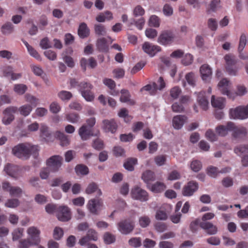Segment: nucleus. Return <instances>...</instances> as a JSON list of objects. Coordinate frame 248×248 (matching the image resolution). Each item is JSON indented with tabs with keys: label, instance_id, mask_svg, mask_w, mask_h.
I'll return each mask as SVG.
<instances>
[{
	"label": "nucleus",
	"instance_id": "nucleus-1",
	"mask_svg": "<svg viewBox=\"0 0 248 248\" xmlns=\"http://www.w3.org/2000/svg\"><path fill=\"white\" fill-rule=\"evenodd\" d=\"M215 130L218 135L222 137L226 135L229 132L232 131V137L235 139H241L245 137L247 133L246 128L236 126L232 122L228 123L226 125H219L215 128Z\"/></svg>",
	"mask_w": 248,
	"mask_h": 248
},
{
	"label": "nucleus",
	"instance_id": "nucleus-2",
	"mask_svg": "<svg viewBox=\"0 0 248 248\" xmlns=\"http://www.w3.org/2000/svg\"><path fill=\"white\" fill-rule=\"evenodd\" d=\"M37 151V146L30 143L25 142L19 143L12 149L13 154L17 157L27 159L31 154H35Z\"/></svg>",
	"mask_w": 248,
	"mask_h": 248
},
{
	"label": "nucleus",
	"instance_id": "nucleus-3",
	"mask_svg": "<svg viewBox=\"0 0 248 248\" xmlns=\"http://www.w3.org/2000/svg\"><path fill=\"white\" fill-rule=\"evenodd\" d=\"M230 116L231 118L241 120L248 118V105L246 106H238L230 110Z\"/></svg>",
	"mask_w": 248,
	"mask_h": 248
},
{
	"label": "nucleus",
	"instance_id": "nucleus-4",
	"mask_svg": "<svg viewBox=\"0 0 248 248\" xmlns=\"http://www.w3.org/2000/svg\"><path fill=\"white\" fill-rule=\"evenodd\" d=\"M177 39V36L171 30L163 31L158 38V42L161 45H170Z\"/></svg>",
	"mask_w": 248,
	"mask_h": 248
},
{
	"label": "nucleus",
	"instance_id": "nucleus-5",
	"mask_svg": "<svg viewBox=\"0 0 248 248\" xmlns=\"http://www.w3.org/2000/svg\"><path fill=\"white\" fill-rule=\"evenodd\" d=\"M93 86L92 85L87 82H80V85L78 90L80 92L81 95L87 101H92L94 99V95L91 90Z\"/></svg>",
	"mask_w": 248,
	"mask_h": 248
},
{
	"label": "nucleus",
	"instance_id": "nucleus-6",
	"mask_svg": "<svg viewBox=\"0 0 248 248\" xmlns=\"http://www.w3.org/2000/svg\"><path fill=\"white\" fill-rule=\"evenodd\" d=\"M226 62V70L230 75L235 76L237 73V68L235 66L237 60L234 56L227 54L224 56Z\"/></svg>",
	"mask_w": 248,
	"mask_h": 248
},
{
	"label": "nucleus",
	"instance_id": "nucleus-7",
	"mask_svg": "<svg viewBox=\"0 0 248 248\" xmlns=\"http://www.w3.org/2000/svg\"><path fill=\"white\" fill-rule=\"evenodd\" d=\"M56 217L61 221H67L71 218V212L69 207L66 206H60L58 207Z\"/></svg>",
	"mask_w": 248,
	"mask_h": 248
},
{
	"label": "nucleus",
	"instance_id": "nucleus-8",
	"mask_svg": "<svg viewBox=\"0 0 248 248\" xmlns=\"http://www.w3.org/2000/svg\"><path fill=\"white\" fill-rule=\"evenodd\" d=\"M119 231L123 234H128L134 229V222L130 219L122 220L117 225Z\"/></svg>",
	"mask_w": 248,
	"mask_h": 248
},
{
	"label": "nucleus",
	"instance_id": "nucleus-9",
	"mask_svg": "<svg viewBox=\"0 0 248 248\" xmlns=\"http://www.w3.org/2000/svg\"><path fill=\"white\" fill-rule=\"evenodd\" d=\"M17 111V108L15 106H10L6 108L3 111L4 117L2 118L3 124L7 125L15 119L14 114Z\"/></svg>",
	"mask_w": 248,
	"mask_h": 248
},
{
	"label": "nucleus",
	"instance_id": "nucleus-10",
	"mask_svg": "<svg viewBox=\"0 0 248 248\" xmlns=\"http://www.w3.org/2000/svg\"><path fill=\"white\" fill-rule=\"evenodd\" d=\"M62 157L60 155H54L49 158L46 162L48 170L52 171H56L62 166Z\"/></svg>",
	"mask_w": 248,
	"mask_h": 248
},
{
	"label": "nucleus",
	"instance_id": "nucleus-11",
	"mask_svg": "<svg viewBox=\"0 0 248 248\" xmlns=\"http://www.w3.org/2000/svg\"><path fill=\"white\" fill-rule=\"evenodd\" d=\"M199 188L198 183L195 181L191 180L188 182L182 189V194L185 197H190L194 192L197 191Z\"/></svg>",
	"mask_w": 248,
	"mask_h": 248
},
{
	"label": "nucleus",
	"instance_id": "nucleus-12",
	"mask_svg": "<svg viewBox=\"0 0 248 248\" xmlns=\"http://www.w3.org/2000/svg\"><path fill=\"white\" fill-rule=\"evenodd\" d=\"M131 196L133 199L139 200L141 202H145L148 200V193L145 190L139 187L132 188Z\"/></svg>",
	"mask_w": 248,
	"mask_h": 248
},
{
	"label": "nucleus",
	"instance_id": "nucleus-13",
	"mask_svg": "<svg viewBox=\"0 0 248 248\" xmlns=\"http://www.w3.org/2000/svg\"><path fill=\"white\" fill-rule=\"evenodd\" d=\"M2 188L4 190L9 192L10 195L12 197H20L22 193L21 188L17 186H10V183L8 182H4L2 183Z\"/></svg>",
	"mask_w": 248,
	"mask_h": 248
},
{
	"label": "nucleus",
	"instance_id": "nucleus-14",
	"mask_svg": "<svg viewBox=\"0 0 248 248\" xmlns=\"http://www.w3.org/2000/svg\"><path fill=\"white\" fill-rule=\"evenodd\" d=\"M4 170L7 175L15 179L17 178L21 174L20 168L14 164H7L5 166Z\"/></svg>",
	"mask_w": 248,
	"mask_h": 248
},
{
	"label": "nucleus",
	"instance_id": "nucleus-15",
	"mask_svg": "<svg viewBox=\"0 0 248 248\" xmlns=\"http://www.w3.org/2000/svg\"><path fill=\"white\" fill-rule=\"evenodd\" d=\"M40 231L34 226H31L27 230V233L29 235V239L32 241L33 245H37L40 241L39 235Z\"/></svg>",
	"mask_w": 248,
	"mask_h": 248
},
{
	"label": "nucleus",
	"instance_id": "nucleus-16",
	"mask_svg": "<svg viewBox=\"0 0 248 248\" xmlns=\"http://www.w3.org/2000/svg\"><path fill=\"white\" fill-rule=\"evenodd\" d=\"M142 49L150 56H154L156 53L161 50V47L159 46L153 45L151 43L146 42L142 45Z\"/></svg>",
	"mask_w": 248,
	"mask_h": 248
},
{
	"label": "nucleus",
	"instance_id": "nucleus-17",
	"mask_svg": "<svg viewBox=\"0 0 248 248\" xmlns=\"http://www.w3.org/2000/svg\"><path fill=\"white\" fill-rule=\"evenodd\" d=\"M97 240V232L93 229H90L87 232V234L82 237L78 243L81 246L85 245L90 241H96Z\"/></svg>",
	"mask_w": 248,
	"mask_h": 248
},
{
	"label": "nucleus",
	"instance_id": "nucleus-18",
	"mask_svg": "<svg viewBox=\"0 0 248 248\" xmlns=\"http://www.w3.org/2000/svg\"><path fill=\"white\" fill-rule=\"evenodd\" d=\"M78 135L82 140H87L93 136V134L91 127H89L86 124H83L78 129Z\"/></svg>",
	"mask_w": 248,
	"mask_h": 248
},
{
	"label": "nucleus",
	"instance_id": "nucleus-19",
	"mask_svg": "<svg viewBox=\"0 0 248 248\" xmlns=\"http://www.w3.org/2000/svg\"><path fill=\"white\" fill-rule=\"evenodd\" d=\"M118 128V124L113 119L103 121V129L106 132L114 133Z\"/></svg>",
	"mask_w": 248,
	"mask_h": 248
},
{
	"label": "nucleus",
	"instance_id": "nucleus-20",
	"mask_svg": "<svg viewBox=\"0 0 248 248\" xmlns=\"http://www.w3.org/2000/svg\"><path fill=\"white\" fill-rule=\"evenodd\" d=\"M218 89L221 93L223 95H226L229 98L232 97L231 92L229 90L230 82L227 78H223L220 81L218 85Z\"/></svg>",
	"mask_w": 248,
	"mask_h": 248
},
{
	"label": "nucleus",
	"instance_id": "nucleus-21",
	"mask_svg": "<svg viewBox=\"0 0 248 248\" xmlns=\"http://www.w3.org/2000/svg\"><path fill=\"white\" fill-rule=\"evenodd\" d=\"M200 227L209 235H215L218 232L217 226L209 222L202 221Z\"/></svg>",
	"mask_w": 248,
	"mask_h": 248
},
{
	"label": "nucleus",
	"instance_id": "nucleus-22",
	"mask_svg": "<svg viewBox=\"0 0 248 248\" xmlns=\"http://www.w3.org/2000/svg\"><path fill=\"white\" fill-rule=\"evenodd\" d=\"M200 73L202 80L207 82L211 78L212 71L208 64H204L200 67Z\"/></svg>",
	"mask_w": 248,
	"mask_h": 248
},
{
	"label": "nucleus",
	"instance_id": "nucleus-23",
	"mask_svg": "<svg viewBox=\"0 0 248 248\" xmlns=\"http://www.w3.org/2000/svg\"><path fill=\"white\" fill-rule=\"evenodd\" d=\"M187 118L185 115H178L173 117L172 119V125L176 129H180L183 126L184 124L186 122Z\"/></svg>",
	"mask_w": 248,
	"mask_h": 248
},
{
	"label": "nucleus",
	"instance_id": "nucleus-24",
	"mask_svg": "<svg viewBox=\"0 0 248 248\" xmlns=\"http://www.w3.org/2000/svg\"><path fill=\"white\" fill-rule=\"evenodd\" d=\"M55 138L60 141L62 146H66L70 144V140L68 136L63 132L57 131L54 134Z\"/></svg>",
	"mask_w": 248,
	"mask_h": 248
},
{
	"label": "nucleus",
	"instance_id": "nucleus-25",
	"mask_svg": "<svg viewBox=\"0 0 248 248\" xmlns=\"http://www.w3.org/2000/svg\"><path fill=\"white\" fill-rule=\"evenodd\" d=\"M96 46L98 51L107 52L109 50V44L105 38L98 39L96 42Z\"/></svg>",
	"mask_w": 248,
	"mask_h": 248
},
{
	"label": "nucleus",
	"instance_id": "nucleus-26",
	"mask_svg": "<svg viewBox=\"0 0 248 248\" xmlns=\"http://www.w3.org/2000/svg\"><path fill=\"white\" fill-rule=\"evenodd\" d=\"M206 93L204 92H201L199 93L198 95V102L199 105H200L202 108L206 110L208 109L209 102L205 94Z\"/></svg>",
	"mask_w": 248,
	"mask_h": 248
},
{
	"label": "nucleus",
	"instance_id": "nucleus-27",
	"mask_svg": "<svg viewBox=\"0 0 248 248\" xmlns=\"http://www.w3.org/2000/svg\"><path fill=\"white\" fill-rule=\"evenodd\" d=\"M90 33V30L86 23L83 22L80 24L78 27V36L84 39L87 38Z\"/></svg>",
	"mask_w": 248,
	"mask_h": 248
},
{
	"label": "nucleus",
	"instance_id": "nucleus-28",
	"mask_svg": "<svg viewBox=\"0 0 248 248\" xmlns=\"http://www.w3.org/2000/svg\"><path fill=\"white\" fill-rule=\"evenodd\" d=\"M101 202L99 200L92 199L88 202L87 208L90 212L93 214H97V210L98 206H100Z\"/></svg>",
	"mask_w": 248,
	"mask_h": 248
},
{
	"label": "nucleus",
	"instance_id": "nucleus-29",
	"mask_svg": "<svg viewBox=\"0 0 248 248\" xmlns=\"http://www.w3.org/2000/svg\"><path fill=\"white\" fill-rule=\"evenodd\" d=\"M121 96L120 97V101L123 103H127L130 105H134L135 102L134 100L130 99V94L128 90L122 89L121 91Z\"/></svg>",
	"mask_w": 248,
	"mask_h": 248
},
{
	"label": "nucleus",
	"instance_id": "nucleus-30",
	"mask_svg": "<svg viewBox=\"0 0 248 248\" xmlns=\"http://www.w3.org/2000/svg\"><path fill=\"white\" fill-rule=\"evenodd\" d=\"M225 99L223 97H217L213 95L211 98V105L214 108L222 109L224 107Z\"/></svg>",
	"mask_w": 248,
	"mask_h": 248
},
{
	"label": "nucleus",
	"instance_id": "nucleus-31",
	"mask_svg": "<svg viewBox=\"0 0 248 248\" xmlns=\"http://www.w3.org/2000/svg\"><path fill=\"white\" fill-rule=\"evenodd\" d=\"M148 186L150 190L155 193L161 192L166 188L165 185L160 182H157L154 184L149 185Z\"/></svg>",
	"mask_w": 248,
	"mask_h": 248
},
{
	"label": "nucleus",
	"instance_id": "nucleus-32",
	"mask_svg": "<svg viewBox=\"0 0 248 248\" xmlns=\"http://www.w3.org/2000/svg\"><path fill=\"white\" fill-rule=\"evenodd\" d=\"M113 19L112 13L109 11H106L105 13H101L99 15H98L95 19L98 22H103L106 20H110Z\"/></svg>",
	"mask_w": 248,
	"mask_h": 248
},
{
	"label": "nucleus",
	"instance_id": "nucleus-33",
	"mask_svg": "<svg viewBox=\"0 0 248 248\" xmlns=\"http://www.w3.org/2000/svg\"><path fill=\"white\" fill-rule=\"evenodd\" d=\"M142 179L143 180L148 184H149L150 181H153L155 180V175L153 171L151 170H146L142 175Z\"/></svg>",
	"mask_w": 248,
	"mask_h": 248
},
{
	"label": "nucleus",
	"instance_id": "nucleus-34",
	"mask_svg": "<svg viewBox=\"0 0 248 248\" xmlns=\"http://www.w3.org/2000/svg\"><path fill=\"white\" fill-rule=\"evenodd\" d=\"M94 31L95 34L98 36H105L107 34L105 26L102 24H95Z\"/></svg>",
	"mask_w": 248,
	"mask_h": 248
},
{
	"label": "nucleus",
	"instance_id": "nucleus-35",
	"mask_svg": "<svg viewBox=\"0 0 248 248\" xmlns=\"http://www.w3.org/2000/svg\"><path fill=\"white\" fill-rule=\"evenodd\" d=\"M77 175H85L89 173V168L83 164L77 165L75 169Z\"/></svg>",
	"mask_w": 248,
	"mask_h": 248
},
{
	"label": "nucleus",
	"instance_id": "nucleus-36",
	"mask_svg": "<svg viewBox=\"0 0 248 248\" xmlns=\"http://www.w3.org/2000/svg\"><path fill=\"white\" fill-rule=\"evenodd\" d=\"M21 115L24 116H27L30 114L32 110V107L31 105H23L19 108H17Z\"/></svg>",
	"mask_w": 248,
	"mask_h": 248
},
{
	"label": "nucleus",
	"instance_id": "nucleus-37",
	"mask_svg": "<svg viewBox=\"0 0 248 248\" xmlns=\"http://www.w3.org/2000/svg\"><path fill=\"white\" fill-rule=\"evenodd\" d=\"M137 160L136 158H129L124 163V167L126 170L132 171L134 169V166L137 163Z\"/></svg>",
	"mask_w": 248,
	"mask_h": 248
},
{
	"label": "nucleus",
	"instance_id": "nucleus-38",
	"mask_svg": "<svg viewBox=\"0 0 248 248\" xmlns=\"http://www.w3.org/2000/svg\"><path fill=\"white\" fill-rule=\"evenodd\" d=\"M27 86L23 84H15L14 87V91L19 95H23L27 90Z\"/></svg>",
	"mask_w": 248,
	"mask_h": 248
},
{
	"label": "nucleus",
	"instance_id": "nucleus-39",
	"mask_svg": "<svg viewBox=\"0 0 248 248\" xmlns=\"http://www.w3.org/2000/svg\"><path fill=\"white\" fill-rule=\"evenodd\" d=\"M14 30V26L10 22H6L1 27V31L5 35L10 34Z\"/></svg>",
	"mask_w": 248,
	"mask_h": 248
},
{
	"label": "nucleus",
	"instance_id": "nucleus-40",
	"mask_svg": "<svg viewBox=\"0 0 248 248\" xmlns=\"http://www.w3.org/2000/svg\"><path fill=\"white\" fill-rule=\"evenodd\" d=\"M65 119L69 122L76 124L79 122L80 116L79 114L75 113H67L65 115Z\"/></svg>",
	"mask_w": 248,
	"mask_h": 248
},
{
	"label": "nucleus",
	"instance_id": "nucleus-41",
	"mask_svg": "<svg viewBox=\"0 0 248 248\" xmlns=\"http://www.w3.org/2000/svg\"><path fill=\"white\" fill-rule=\"evenodd\" d=\"M58 96L62 101L69 100L73 96L72 93L66 91H62L58 93Z\"/></svg>",
	"mask_w": 248,
	"mask_h": 248
},
{
	"label": "nucleus",
	"instance_id": "nucleus-42",
	"mask_svg": "<svg viewBox=\"0 0 248 248\" xmlns=\"http://www.w3.org/2000/svg\"><path fill=\"white\" fill-rule=\"evenodd\" d=\"M207 174L212 178H216L217 177L219 170L218 168L216 167L211 166L209 167L206 170Z\"/></svg>",
	"mask_w": 248,
	"mask_h": 248
},
{
	"label": "nucleus",
	"instance_id": "nucleus-43",
	"mask_svg": "<svg viewBox=\"0 0 248 248\" xmlns=\"http://www.w3.org/2000/svg\"><path fill=\"white\" fill-rule=\"evenodd\" d=\"M41 136L44 139L50 136V132L48 130V127L45 124H41L40 127Z\"/></svg>",
	"mask_w": 248,
	"mask_h": 248
},
{
	"label": "nucleus",
	"instance_id": "nucleus-44",
	"mask_svg": "<svg viewBox=\"0 0 248 248\" xmlns=\"http://www.w3.org/2000/svg\"><path fill=\"white\" fill-rule=\"evenodd\" d=\"M25 98L26 102L31 104L30 105L35 107L38 104V99L32 95L26 94L25 95Z\"/></svg>",
	"mask_w": 248,
	"mask_h": 248
},
{
	"label": "nucleus",
	"instance_id": "nucleus-45",
	"mask_svg": "<svg viewBox=\"0 0 248 248\" xmlns=\"http://www.w3.org/2000/svg\"><path fill=\"white\" fill-rule=\"evenodd\" d=\"M233 151L235 153L237 154L238 155L248 153V145H242L237 146L234 148Z\"/></svg>",
	"mask_w": 248,
	"mask_h": 248
},
{
	"label": "nucleus",
	"instance_id": "nucleus-46",
	"mask_svg": "<svg viewBox=\"0 0 248 248\" xmlns=\"http://www.w3.org/2000/svg\"><path fill=\"white\" fill-rule=\"evenodd\" d=\"M119 116L124 118L125 122H129L132 119V117L128 114V111L125 108H122L119 113Z\"/></svg>",
	"mask_w": 248,
	"mask_h": 248
},
{
	"label": "nucleus",
	"instance_id": "nucleus-47",
	"mask_svg": "<svg viewBox=\"0 0 248 248\" xmlns=\"http://www.w3.org/2000/svg\"><path fill=\"white\" fill-rule=\"evenodd\" d=\"M149 25L151 27L158 28L160 26V20L157 16L153 15L149 21Z\"/></svg>",
	"mask_w": 248,
	"mask_h": 248
},
{
	"label": "nucleus",
	"instance_id": "nucleus-48",
	"mask_svg": "<svg viewBox=\"0 0 248 248\" xmlns=\"http://www.w3.org/2000/svg\"><path fill=\"white\" fill-rule=\"evenodd\" d=\"M24 229L21 228L16 229L13 232V240L16 241L20 239L23 236Z\"/></svg>",
	"mask_w": 248,
	"mask_h": 248
},
{
	"label": "nucleus",
	"instance_id": "nucleus-49",
	"mask_svg": "<svg viewBox=\"0 0 248 248\" xmlns=\"http://www.w3.org/2000/svg\"><path fill=\"white\" fill-rule=\"evenodd\" d=\"M128 244L134 248L140 247L141 245V239L140 237H132L129 239Z\"/></svg>",
	"mask_w": 248,
	"mask_h": 248
},
{
	"label": "nucleus",
	"instance_id": "nucleus-50",
	"mask_svg": "<svg viewBox=\"0 0 248 248\" xmlns=\"http://www.w3.org/2000/svg\"><path fill=\"white\" fill-rule=\"evenodd\" d=\"M158 85L155 82L153 83V90L156 91L157 90H161L165 87V82L162 77H160L158 80Z\"/></svg>",
	"mask_w": 248,
	"mask_h": 248
},
{
	"label": "nucleus",
	"instance_id": "nucleus-51",
	"mask_svg": "<svg viewBox=\"0 0 248 248\" xmlns=\"http://www.w3.org/2000/svg\"><path fill=\"white\" fill-rule=\"evenodd\" d=\"M202 167V163L200 161H198V160H193L191 163V169L195 172H198L200 170Z\"/></svg>",
	"mask_w": 248,
	"mask_h": 248
},
{
	"label": "nucleus",
	"instance_id": "nucleus-52",
	"mask_svg": "<svg viewBox=\"0 0 248 248\" xmlns=\"http://www.w3.org/2000/svg\"><path fill=\"white\" fill-rule=\"evenodd\" d=\"M20 204V202L16 199H10L5 203V206L8 208H16Z\"/></svg>",
	"mask_w": 248,
	"mask_h": 248
},
{
	"label": "nucleus",
	"instance_id": "nucleus-53",
	"mask_svg": "<svg viewBox=\"0 0 248 248\" xmlns=\"http://www.w3.org/2000/svg\"><path fill=\"white\" fill-rule=\"evenodd\" d=\"M247 38L245 34H242L239 39V44L238 46V51L241 52L246 46Z\"/></svg>",
	"mask_w": 248,
	"mask_h": 248
},
{
	"label": "nucleus",
	"instance_id": "nucleus-54",
	"mask_svg": "<svg viewBox=\"0 0 248 248\" xmlns=\"http://www.w3.org/2000/svg\"><path fill=\"white\" fill-rule=\"evenodd\" d=\"M61 107L59 103L53 102L50 105V110L54 114H57L60 111Z\"/></svg>",
	"mask_w": 248,
	"mask_h": 248
},
{
	"label": "nucleus",
	"instance_id": "nucleus-55",
	"mask_svg": "<svg viewBox=\"0 0 248 248\" xmlns=\"http://www.w3.org/2000/svg\"><path fill=\"white\" fill-rule=\"evenodd\" d=\"M181 93V89L178 86H175L170 90V95L173 99H176L180 95Z\"/></svg>",
	"mask_w": 248,
	"mask_h": 248
},
{
	"label": "nucleus",
	"instance_id": "nucleus-56",
	"mask_svg": "<svg viewBox=\"0 0 248 248\" xmlns=\"http://www.w3.org/2000/svg\"><path fill=\"white\" fill-rule=\"evenodd\" d=\"M63 235L62 229L58 227L55 228L53 232L54 238L56 240H60Z\"/></svg>",
	"mask_w": 248,
	"mask_h": 248
},
{
	"label": "nucleus",
	"instance_id": "nucleus-57",
	"mask_svg": "<svg viewBox=\"0 0 248 248\" xmlns=\"http://www.w3.org/2000/svg\"><path fill=\"white\" fill-rule=\"evenodd\" d=\"M185 79H186V81H187L189 85H191L192 87L195 86V77L193 73L190 72L187 74L185 76Z\"/></svg>",
	"mask_w": 248,
	"mask_h": 248
},
{
	"label": "nucleus",
	"instance_id": "nucleus-58",
	"mask_svg": "<svg viewBox=\"0 0 248 248\" xmlns=\"http://www.w3.org/2000/svg\"><path fill=\"white\" fill-rule=\"evenodd\" d=\"M115 240V236L113 234H111L109 232H106L104 235V240L105 243L112 244L114 242Z\"/></svg>",
	"mask_w": 248,
	"mask_h": 248
},
{
	"label": "nucleus",
	"instance_id": "nucleus-59",
	"mask_svg": "<svg viewBox=\"0 0 248 248\" xmlns=\"http://www.w3.org/2000/svg\"><path fill=\"white\" fill-rule=\"evenodd\" d=\"M193 62V56L190 54H186L182 59V63L185 65H190Z\"/></svg>",
	"mask_w": 248,
	"mask_h": 248
},
{
	"label": "nucleus",
	"instance_id": "nucleus-60",
	"mask_svg": "<svg viewBox=\"0 0 248 248\" xmlns=\"http://www.w3.org/2000/svg\"><path fill=\"white\" fill-rule=\"evenodd\" d=\"M114 77L116 78H121L124 76V70L122 68H115L113 70Z\"/></svg>",
	"mask_w": 248,
	"mask_h": 248
},
{
	"label": "nucleus",
	"instance_id": "nucleus-61",
	"mask_svg": "<svg viewBox=\"0 0 248 248\" xmlns=\"http://www.w3.org/2000/svg\"><path fill=\"white\" fill-rule=\"evenodd\" d=\"M180 178L181 175L180 172L177 170H173L169 173L168 180L171 181L179 180V179H180Z\"/></svg>",
	"mask_w": 248,
	"mask_h": 248
},
{
	"label": "nucleus",
	"instance_id": "nucleus-62",
	"mask_svg": "<svg viewBox=\"0 0 248 248\" xmlns=\"http://www.w3.org/2000/svg\"><path fill=\"white\" fill-rule=\"evenodd\" d=\"M31 245L32 241L31 240L22 239L19 241V244L18 245V248H29Z\"/></svg>",
	"mask_w": 248,
	"mask_h": 248
},
{
	"label": "nucleus",
	"instance_id": "nucleus-63",
	"mask_svg": "<svg viewBox=\"0 0 248 248\" xmlns=\"http://www.w3.org/2000/svg\"><path fill=\"white\" fill-rule=\"evenodd\" d=\"M220 7V1L219 0H213L210 4V10L212 11H217Z\"/></svg>",
	"mask_w": 248,
	"mask_h": 248
},
{
	"label": "nucleus",
	"instance_id": "nucleus-64",
	"mask_svg": "<svg viewBox=\"0 0 248 248\" xmlns=\"http://www.w3.org/2000/svg\"><path fill=\"white\" fill-rule=\"evenodd\" d=\"M47 113V110L45 108L40 107L37 108L35 109V113L34 115H35L37 117H44L46 115Z\"/></svg>",
	"mask_w": 248,
	"mask_h": 248
}]
</instances>
